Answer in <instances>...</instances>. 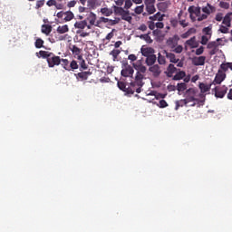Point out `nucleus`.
<instances>
[{"mask_svg":"<svg viewBox=\"0 0 232 232\" xmlns=\"http://www.w3.org/2000/svg\"><path fill=\"white\" fill-rule=\"evenodd\" d=\"M202 12L207 15H211V14H215V12H217V7L208 3L206 6L202 7Z\"/></svg>","mask_w":232,"mask_h":232,"instance_id":"4468645a","label":"nucleus"},{"mask_svg":"<svg viewBox=\"0 0 232 232\" xmlns=\"http://www.w3.org/2000/svg\"><path fill=\"white\" fill-rule=\"evenodd\" d=\"M44 5V0H38L36 2V8H41Z\"/></svg>","mask_w":232,"mask_h":232,"instance_id":"680f3d73","label":"nucleus"},{"mask_svg":"<svg viewBox=\"0 0 232 232\" xmlns=\"http://www.w3.org/2000/svg\"><path fill=\"white\" fill-rule=\"evenodd\" d=\"M226 80V72H222V70H218V73L215 76L212 84H220L223 81Z\"/></svg>","mask_w":232,"mask_h":232,"instance_id":"9b49d317","label":"nucleus"},{"mask_svg":"<svg viewBox=\"0 0 232 232\" xmlns=\"http://www.w3.org/2000/svg\"><path fill=\"white\" fill-rule=\"evenodd\" d=\"M77 81H88V77H90V75H92V72L91 71H87V72H80L76 74H74Z\"/></svg>","mask_w":232,"mask_h":232,"instance_id":"f8f14e48","label":"nucleus"},{"mask_svg":"<svg viewBox=\"0 0 232 232\" xmlns=\"http://www.w3.org/2000/svg\"><path fill=\"white\" fill-rule=\"evenodd\" d=\"M129 61L134 62L137 59V56L135 54H130L128 56Z\"/></svg>","mask_w":232,"mask_h":232,"instance_id":"774afa93","label":"nucleus"},{"mask_svg":"<svg viewBox=\"0 0 232 232\" xmlns=\"http://www.w3.org/2000/svg\"><path fill=\"white\" fill-rule=\"evenodd\" d=\"M87 21H89L90 24L92 25L95 24V21H97V14L91 12L87 17Z\"/></svg>","mask_w":232,"mask_h":232,"instance_id":"a878e982","label":"nucleus"},{"mask_svg":"<svg viewBox=\"0 0 232 232\" xmlns=\"http://www.w3.org/2000/svg\"><path fill=\"white\" fill-rule=\"evenodd\" d=\"M111 24H119L121 23V18H115L114 20H110Z\"/></svg>","mask_w":232,"mask_h":232,"instance_id":"69168bd1","label":"nucleus"},{"mask_svg":"<svg viewBox=\"0 0 232 232\" xmlns=\"http://www.w3.org/2000/svg\"><path fill=\"white\" fill-rule=\"evenodd\" d=\"M121 17L122 21H127V23H130V24H131V21L133 20V17L130 15L129 10H125L124 13L121 14Z\"/></svg>","mask_w":232,"mask_h":232,"instance_id":"6ab92c4d","label":"nucleus"},{"mask_svg":"<svg viewBox=\"0 0 232 232\" xmlns=\"http://www.w3.org/2000/svg\"><path fill=\"white\" fill-rule=\"evenodd\" d=\"M113 10L116 15H122V14H124V11H125V9L121 7L120 5L119 6L114 5Z\"/></svg>","mask_w":232,"mask_h":232,"instance_id":"f704fd0d","label":"nucleus"},{"mask_svg":"<svg viewBox=\"0 0 232 232\" xmlns=\"http://www.w3.org/2000/svg\"><path fill=\"white\" fill-rule=\"evenodd\" d=\"M229 27H230V26L220 25L219 32H221V34H228V32H229Z\"/></svg>","mask_w":232,"mask_h":232,"instance_id":"09e8293b","label":"nucleus"},{"mask_svg":"<svg viewBox=\"0 0 232 232\" xmlns=\"http://www.w3.org/2000/svg\"><path fill=\"white\" fill-rule=\"evenodd\" d=\"M188 14H190V18L192 20L195 19V17H193V14L196 17H199L201 14L200 7H195V6L188 7Z\"/></svg>","mask_w":232,"mask_h":232,"instance_id":"dca6fc26","label":"nucleus"},{"mask_svg":"<svg viewBox=\"0 0 232 232\" xmlns=\"http://www.w3.org/2000/svg\"><path fill=\"white\" fill-rule=\"evenodd\" d=\"M158 63L160 65L166 64V56L160 53H158Z\"/></svg>","mask_w":232,"mask_h":232,"instance_id":"c9c22d12","label":"nucleus"},{"mask_svg":"<svg viewBox=\"0 0 232 232\" xmlns=\"http://www.w3.org/2000/svg\"><path fill=\"white\" fill-rule=\"evenodd\" d=\"M208 15L207 14H199V16L198 17V21H205V19H208Z\"/></svg>","mask_w":232,"mask_h":232,"instance_id":"bf43d9fd","label":"nucleus"},{"mask_svg":"<svg viewBox=\"0 0 232 232\" xmlns=\"http://www.w3.org/2000/svg\"><path fill=\"white\" fill-rule=\"evenodd\" d=\"M145 6H146V11L148 12V14H150V15L157 12V9L155 8V4L147 5Z\"/></svg>","mask_w":232,"mask_h":232,"instance_id":"2f4dec72","label":"nucleus"},{"mask_svg":"<svg viewBox=\"0 0 232 232\" xmlns=\"http://www.w3.org/2000/svg\"><path fill=\"white\" fill-rule=\"evenodd\" d=\"M73 17H75L72 11H67L64 13L63 21H65V23H68V21H72Z\"/></svg>","mask_w":232,"mask_h":232,"instance_id":"393cba45","label":"nucleus"},{"mask_svg":"<svg viewBox=\"0 0 232 232\" xmlns=\"http://www.w3.org/2000/svg\"><path fill=\"white\" fill-rule=\"evenodd\" d=\"M150 34H151V32H149L146 34H140V39H142L143 41L147 42L149 44H151V43H153V40L151 39V36H150Z\"/></svg>","mask_w":232,"mask_h":232,"instance_id":"b1692460","label":"nucleus"},{"mask_svg":"<svg viewBox=\"0 0 232 232\" xmlns=\"http://www.w3.org/2000/svg\"><path fill=\"white\" fill-rule=\"evenodd\" d=\"M42 34H44L45 35H50V34H52V25L43 24L42 25Z\"/></svg>","mask_w":232,"mask_h":232,"instance_id":"412c9836","label":"nucleus"},{"mask_svg":"<svg viewBox=\"0 0 232 232\" xmlns=\"http://www.w3.org/2000/svg\"><path fill=\"white\" fill-rule=\"evenodd\" d=\"M61 63L62 68L66 70V72H70V61H68V59H61Z\"/></svg>","mask_w":232,"mask_h":232,"instance_id":"c756f323","label":"nucleus"},{"mask_svg":"<svg viewBox=\"0 0 232 232\" xmlns=\"http://www.w3.org/2000/svg\"><path fill=\"white\" fill-rule=\"evenodd\" d=\"M232 21V13H227L225 16H223L222 24L225 26H231Z\"/></svg>","mask_w":232,"mask_h":232,"instance_id":"a211bd4d","label":"nucleus"},{"mask_svg":"<svg viewBox=\"0 0 232 232\" xmlns=\"http://www.w3.org/2000/svg\"><path fill=\"white\" fill-rule=\"evenodd\" d=\"M70 49L74 55H80L81 50L79 49V47H77V45H72Z\"/></svg>","mask_w":232,"mask_h":232,"instance_id":"37998d69","label":"nucleus"},{"mask_svg":"<svg viewBox=\"0 0 232 232\" xmlns=\"http://www.w3.org/2000/svg\"><path fill=\"white\" fill-rule=\"evenodd\" d=\"M197 93H198V90L195 88H189L185 92V99L188 102H193L190 106H197V104H200L204 102V100H199L197 98Z\"/></svg>","mask_w":232,"mask_h":232,"instance_id":"7ed1b4c3","label":"nucleus"},{"mask_svg":"<svg viewBox=\"0 0 232 232\" xmlns=\"http://www.w3.org/2000/svg\"><path fill=\"white\" fill-rule=\"evenodd\" d=\"M39 53L43 59H46L49 68H54V66L61 64V56L48 51H40Z\"/></svg>","mask_w":232,"mask_h":232,"instance_id":"f03ea898","label":"nucleus"},{"mask_svg":"<svg viewBox=\"0 0 232 232\" xmlns=\"http://www.w3.org/2000/svg\"><path fill=\"white\" fill-rule=\"evenodd\" d=\"M44 44V41L41 38H37L34 43L35 48H38V49L43 48Z\"/></svg>","mask_w":232,"mask_h":232,"instance_id":"ea45409f","label":"nucleus"},{"mask_svg":"<svg viewBox=\"0 0 232 232\" xmlns=\"http://www.w3.org/2000/svg\"><path fill=\"white\" fill-rule=\"evenodd\" d=\"M135 14H137L138 15H140V14H142L144 12V5H139L134 9Z\"/></svg>","mask_w":232,"mask_h":232,"instance_id":"49530a36","label":"nucleus"},{"mask_svg":"<svg viewBox=\"0 0 232 232\" xmlns=\"http://www.w3.org/2000/svg\"><path fill=\"white\" fill-rule=\"evenodd\" d=\"M204 53V46H200L196 50V55H202Z\"/></svg>","mask_w":232,"mask_h":232,"instance_id":"4d7b16f0","label":"nucleus"},{"mask_svg":"<svg viewBox=\"0 0 232 232\" xmlns=\"http://www.w3.org/2000/svg\"><path fill=\"white\" fill-rule=\"evenodd\" d=\"M215 21H218V23H220L224 21V14L223 13H218L215 16Z\"/></svg>","mask_w":232,"mask_h":232,"instance_id":"de8ad7c7","label":"nucleus"},{"mask_svg":"<svg viewBox=\"0 0 232 232\" xmlns=\"http://www.w3.org/2000/svg\"><path fill=\"white\" fill-rule=\"evenodd\" d=\"M185 44L190 46V48H197V38L195 36L191 37L186 41Z\"/></svg>","mask_w":232,"mask_h":232,"instance_id":"4be33fe9","label":"nucleus"},{"mask_svg":"<svg viewBox=\"0 0 232 232\" xmlns=\"http://www.w3.org/2000/svg\"><path fill=\"white\" fill-rule=\"evenodd\" d=\"M151 21H162L163 16L160 13H157L156 14L150 17Z\"/></svg>","mask_w":232,"mask_h":232,"instance_id":"58836bf2","label":"nucleus"},{"mask_svg":"<svg viewBox=\"0 0 232 232\" xmlns=\"http://www.w3.org/2000/svg\"><path fill=\"white\" fill-rule=\"evenodd\" d=\"M130 6H133V2H131V0H125V10H130Z\"/></svg>","mask_w":232,"mask_h":232,"instance_id":"3c124183","label":"nucleus"},{"mask_svg":"<svg viewBox=\"0 0 232 232\" xmlns=\"http://www.w3.org/2000/svg\"><path fill=\"white\" fill-rule=\"evenodd\" d=\"M157 6L160 12H166V10H168V2H160L157 5Z\"/></svg>","mask_w":232,"mask_h":232,"instance_id":"473e14b6","label":"nucleus"},{"mask_svg":"<svg viewBox=\"0 0 232 232\" xmlns=\"http://www.w3.org/2000/svg\"><path fill=\"white\" fill-rule=\"evenodd\" d=\"M145 63H146L147 66L155 65V63H157V55L150 54V55L147 56Z\"/></svg>","mask_w":232,"mask_h":232,"instance_id":"f3484780","label":"nucleus"},{"mask_svg":"<svg viewBox=\"0 0 232 232\" xmlns=\"http://www.w3.org/2000/svg\"><path fill=\"white\" fill-rule=\"evenodd\" d=\"M213 25H208V27L203 28L202 32L205 34V35H208L209 39H211V35L213 34Z\"/></svg>","mask_w":232,"mask_h":232,"instance_id":"7c9ffc66","label":"nucleus"},{"mask_svg":"<svg viewBox=\"0 0 232 232\" xmlns=\"http://www.w3.org/2000/svg\"><path fill=\"white\" fill-rule=\"evenodd\" d=\"M149 72H150L154 77H159L160 73H162V70H160V65L159 64L150 65Z\"/></svg>","mask_w":232,"mask_h":232,"instance_id":"ddd939ff","label":"nucleus"},{"mask_svg":"<svg viewBox=\"0 0 232 232\" xmlns=\"http://www.w3.org/2000/svg\"><path fill=\"white\" fill-rule=\"evenodd\" d=\"M75 70H79V63L77 61L72 60L69 64V72H75Z\"/></svg>","mask_w":232,"mask_h":232,"instance_id":"cd10ccee","label":"nucleus"},{"mask_svg":"<svg viewBox=\"0 0 232 232\" xmlns=\"http://www.w3.org/2000/svg\"><path fill=\"white\" fill-rule=\"evenodd\" d=\"M141 53L144 57H150V53H151V48H144V49H141Z\"/></svg>","mask_w":232,"mask_h":232,"instance_id":"c03bdc74","label":"nucleus"},{"mask_svg":"<svg viewBox=\"0 0 232 232\" xmlns=\"http://www.w3.org/2000/svg\"><path fill=\"white\" fill-rule=\"evenodd\" d=\"M101 13L105 15L106 17H110V15H111V14H113V11H111V9L108 8V7H103L101 9Z\"/></svg>","mask_w":232,"mask_h":232,"instance_id":"72a5a7b5","label":"nucleus"},{"mask_svg":"<svg viewBox=\"0 0 232 232\" xmlns=\"http://www.w3.org/2000/svg\"><path fill=\"white\" fill-rule=\"evenodd\" d=\"M106 41H110L111 39H113V32L109 33L106 37H105Z\"/></svg>","mask_w":232,"mask_h":232,"instance_id":"338daca9","label":"nucleus"},{"mask_svg":"<svg viewBox=\"0 0 232 232\" xmlns=\"http://www.w3.org/2000/svg\"><path fill=\"white\" fill-rule=\"evenodd\" d=\"M64 14L65 12L61 11L57 13L56 17H58V19H64Z\"/></svg>","mask_w":232,"mask_h":232,"instance_id":"e2e57ef3","label":"nucleus"},{"mask_svg":"<svg viewBox=\"0 0 232 232\" xmlns=\"http://www.w3.org/2000/svg\"><path fill=\"white\" fill-rule=\"evenodd\" d=\"M186 77V72L179 71L173 76V81H180L181 79H184Z\"/></svg>","mask_w":232,"mask_h":232,"instance_id":"bb28decb","label":"nucleus"},{"mask_svg":"<svg viewBox=\"0 0 232 232\" xmlns=\"http://www.w3.org/2000/svg\"><path fill=\"white\" fill-rule=\"evenodd\" d=\"M163 55L167 57V59L169 60V63H172L174 64H177L178 68H182L184 66V60H180L177 58V55L173 53H169L168 51L164 50L162 52Z\"/></svg>","mask_w":232,"mask_h":232,"instance_id":"423d86ee","label":"nucleus"},{"mask_svg":"<svg viewBox=\"0 0 232 232\" xmlns=\"http://www.w3.org/2000/svg\"><path fill=\"white\" fill-rule=\"evenodd\" d=\"M222 38H218L216 41L209 42L207 45L208 50L209 51V55H216L218 53L219 46H222Z\"/></svg>","mask_w":232,"mask_h":232,"instance_id":"39448f33","label":"nucleus"},{"mask_svg":"<svg viewBox=\"0 0 232 232\" xmlns=\"http://www.w3.org/2000/svg\"><path fill=\"white\" fill-rule=\"evenodd\" d=\"M213 92H215V97L224 99L227 93V87L226 85L217 86L214 88Z\"/></svg>","mask_w":232,"mask_h":232,"instance_id":"6e6552de","label":"nucleus"},{"mask_svg":"<svg viewBox=\"0 0 232 232\" xmlns=\"http://www.w3.org/2000/svg\"><path fill=\"white\" fill-rule=\"evenodd\" d=\"M177 90L178 92H186V90H188V85L184 82L178 83Z\"/></svg>","mask_w":232,"mask_h":232,"instance_id":"4c0bfd02","label":"nucleus"},{"mask_svg":"<svg viewBox=\"0 0 232 232\" xmlns=\"http://www.w3.org/2000/svg\"><path fill=\"white\" fill-rule=\"evenodd\" d=\"M180 41V36L179 34H174L172 37H169L166 41V44L168 48H170V50H173L179 44V42Z\"/></svg>","mask_w":232,"mask_h":232,"instance_id":"1a4fd4ad","label":"nucleus"},{"mask_svg":"<svg viewBox=\"0 0 232 232\" xmlns=\"http://www.w3.org/2000/svg\"><path fill=\"white\" fill-rule=\"evenodd\" d=\"M209 39H210L209 36L208 37L206 35H203L201 37V44H203V45L208 44V42L209 41Z\"/></svg>","mask_w":232,"mask_h":232,"instance_id":"5fc2aeb1","label":"nucleus"},{"mask_svg":"<svg viewBox=\"0 0 232 232\" xmlns=\"http://www.w3.org/2000/svg\"><path fill=\"white\" fill-rule=\"evenodd\" d=\"M77 5V0H72L67 4L68 8H73Z\"/></svg>","mask_w":232,"mask_h":232,"instance_id":"6e6d98bb","label":"nucleus"},{"mask_svg":"<svg viewBox=\"0 0 232 232\" xmlns=\"http://www.w3.org/2000/svg\"><path fill=\"white\" fill-rule=\"evenodd\" d=\"M219 70H221V72H223V73H225V72H227V70H229L227 63H221Z\"/></svg>","mask_w":232,"mask_h":232,"instance_id":"8fccbe9b","label":"nucleus"},{"mask_svg":"<svg viewBox=\"0 0 232 232\" xmlns=\"http://www.w3.org/2000/svg\"><path fill=\"white\" fill-rule=\"evenodd\" d=\"M219 8H223L224 10H229V3L221 1L218 5Z\"/></svg>","mask_w":232,"mask_h":232,"instance_id":"a18cd8bd","label":"nucleus"},{"mask_svg":"<svg viewBox=\"0 0 232 232\" xmlns=\"http://www.w3.org/2000/svg\"><path fill=\"white\" fill-rule=\"evenodd\" d=\"M46 5L47 6H55V5H57V2L55 0H48Z\"/></svg>","mask_w":232,"mask_h":232,"instance_id":"052dcab7","label":"nucleus"},{"mask_svg":"<svg viewBox=\"0 0 232 232\" xmlns=\"http://www.w3.org/2000/svg\"><path fill=\"white\" fill-rule=\"evenodd\" d=\"M138 30H140L141 32H146V30H148V26L144 24H142Z\"/></svg>","mask_w":232,"mask_h":232,"instance_id":"0e129e2a","label":"nucleus"},{"mask_svg":"<svg viewBox=\"0 0 232 232\" xmlns=\"http://www.w3.org/2000/svg\"><path fill=\"white\" fill-rule=\"evenodd\" d=\"M132 66L137 71L134 80L132 81V88L136 86L138 88V93H140V92H142V86H144V74L147 69L146 66L141 65L139 62L132 63Z\"/></svg>","mask_w":232,"mask_h":232,"instance_id":"f257e3e1","label":"nucleus"},{"mask_svg":"<svg viewBox=\"0 0 232 232\" xmlns=\"http://www.w3.org/2000/svg\"><path fill=\"white\" fill-rule=\"evenodd\" d=\"M121 54V50L119 49H113L110 55H112L113 61H117V58Z\"/></svg>","mask_w":232,"mask_h":232,"instance_id":"e433bc0d","label":"nucleus"},{"mask_svg":"<svg viewBox=\"0 0 232 232\" xmlns=\"http://www.w3.org/2000/svg\"><path fill=\"white\" fill-rule=\"evenodd\" d=\"M86 26H88V22H86V20L76 22L74 24V28H78L79 30H84Z\"/></svg>","mask_w":232,"mask_h":232,"instance_id":"aec40b11","label":"nucleus"},{"mask_svg":"<svg viewBox=\"0 0 232 232\" xmlns=\"http://www.w3.org/2000/svg\"><path fill=\"white\" fill-rule=\"evenodd\" d=\"M194 66H204L206 64V56L194 57L192 59Z\"/></svg>","mask_w":232,"mask_h":232,"instance_id":"2eb2a0df","label":"nucleus"},{"mask_svg":"<svg viewBox=\"0 0 232 232\" xmlns=\"http://www.w3.org/2000/svg\"><path fill=\"white\" fill-rule=\"evenodd\" d=\"M211 86H213V83L206 84L204 82H199L198 88L201 93H199L198 97L203 101H205L206 96L204 95V93H207V92H209V90H211Z\"/></svg>","mask_w":232,"mask_h":232,"instance_id":"9d476101","label":"nucleus"},{"mask_svg":"<svg viewBox=\"0 0 232 232\" xmlns=\"http://www.w3.org/2000/svg\"><path fill=\"white\" fill-rule=\"evenodd\" d=\"M88 7L95 10V0H88Z\"/></svg>","mask_w":232,"mask_h":232,"instance_id":"864d4df0","label":"nucleus"},{"mask_svg":"<svg viewBox=\"0 0 232 232\" xmlns=\"http://www.w3.org/2000/svg\"><path fill=\"white\" fill-rule=\"evenodd\" d=\"M117 84L118 88L121 90V92H124L126 95H133L135 92L136 93H139V87H133V82H131L128 87H126V83L124 82H118Z\"/></svg>","mask_w":232,"mask_h":232,"instance_id":"20e7f679","label":"nucleus"},{"mask_svg":"<svg viewBox=\"0 0 232 232\" xmlns=\"http://www.w3.org/2000/svg\"><path fill=\"white\" fill-rule=\"evenodd\" d=\"M171 52H174V53H182V52H184V47L177 44L175 48L171 49Z\"/></svg>","mask_w":232,"mask_h":232,"instance_id":"a19ab883","label":"nucleus"},{"mask_svg":"<svg viewBox=\"0 0 232 232\" xmlns=\"http://www.w3.org/2000/svg\"><path fill=\"white\" fill-rule=\"evenodd\" d=\"M167 72H168V77H171V75L177 72V67H175L173 63H170L167 68Z\"/></svg>","mask_w":232,"mask_h":232,"instance_id":"c85d7f7f","label":"nucleus"},{"mask_svg":"<svg viewBox=\"0 0 232 232\" xmlns=\"http://www.w3.org/2000/svg\"><path fill=\"white\" fill-rule=\"evenodd\" d=\"M178 102H179V105L181 106V108L182 106H188V104H189V102L186 100V98L179 101Z\"/></svg>","mask_w":232,"mask_h":232,"instance_id":"13d9d810","label":"nucleus"},{"mask_svg":"<svg viewBox=\"0 0 232 232\" xmlns=\"http://www.w3.org/2000/svg\"><path fill=\"white\" fill-rule=\"evenodd\" d=\"M56 32L58 34H66L68 32H70V28L68 27V24H64V25H60L57 27Z\"/></svg>","mask_w":232,"mask_h":232,"instance_id":"5701e85b","label":"nucleus"},{"mask_svg":"<svg viewBox=\"0 0 232 232\" xmlns=\"http://www.w3.org/2000/svg\"><path fill=\"white\" fill-rule=\"evenodd\" d=\"M158 106L160 108H168V102L165 100H160Z\"/></svg>","mask_w":232,"mask_h":232,"instance_id":"603ef678","label":"nucleus"},{"mask_svg":"<svg viewBox=\"0 0 232 232\" xmlns=\"http://www.w3.org/2000/svg\"><path fill=\"white\" fill-rule=\"evenodd\" d=\"M121 75L122 77H133L134 70L131 65L128 64V62H122Z\"/></svg>","mask_w":232,"mask_h":232,"instance_id":"0eeeda50","label":"nucleus"},{"mask_svg":"<svg viewBox=\"0 0 232 232\" xmlns=\"http://www.w3.org/2000/svg\"><path fill=\"white\" fill-rule=\"evenodd\" d=\"M80 72H84V70H88V64H86L85 60H82L80 63Z\"/></svg>","mask_w":232,"mask_h":232,"instance_id":"79ce46f5","label":"nucleus"}]
</instances>
